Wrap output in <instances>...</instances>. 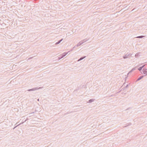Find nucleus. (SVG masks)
Masks as SVG:
<instances>
[{
    "instance_id": "f257e3e1",
    "label": "nucleus",
    "mask_w": 147,
    "mask_h": 147,
    "mask_svg": "<svg viewBox=\"0 0 147 147\" xmlns=\"http://www.w3.org/2000/svg\"><path fill=\"white\" fill-rule=\"evenodd\" d=\"M42 88V87H40L39 88H38L37 87L34 88H32L31 89H28V91H33L35 90H37V89H41Z\"/></svg>"
},
{
    "instance_id": "f03ea898",
    "label": "nucleus",
    "mask_w": 147,
    "mask_h": 147,
    "mask_svg": "<svg viewBox=\"0 0 147 147\" xmlns=\"http://www.w3.org/2000/svg\"><path fill=\"white\" fill-rule=\"evenodd\" d=\"M68 54V53H66V52H64L61 55L62 56L61 57H59V59H60L63 58L64 57L65 55Z\"/></svg>"
},
{
    "instance_id": "7ed1b4c3",
    "label": "nucleus",
    "mask_w": 147,
    "mask_h": 147,
    "mask_svg": "<svg viewBox=\"0 0 147 147\" xmlns=\"http://www.w3.org/2000/svg\"><path fill=\"white\" fill-rule=\"evenodd\" d=\"M132 54H126L125 55L123 56V57L124 59H126L129 56H131V55Z\"/></svg>"
},
{
    "instance_id": "20e7f679",
    "label": "nucleus",
    "mask_w": 147,
    "mask_h": 147,
    "mask_svg": "<svg viewBox=\"0 0 147 147\" xmlns=\"http://www.w3.org/2000/svg\"><path fill=\"white\" fill-rule=\"evenodd\" d=\"M147 69L145 68H144L142 69V71L144 74L145 76H147Z\"/></svg>"
},
{
    "instance_id": "39448f33",
    "label": "nucleus",
    "mask_w": 147,
    "mask_h": 147,
    "mask_svg": "<svg viewBox=\"0 0 147 147\" xmlns=\"http://www.w3.org/2000/svg\"><path fill=\"white\" fill-rule=\"evenodd\" d=\"M86 41H87V40H81L79 42H80V44L81 45H82L83 44L84 42H86Z\"/></svg>"
},
{
    "instance_id": "423d86ee",
    "label": "nucleus",
    "mask_w": 147,
    "mask_h": 147,
    "mask_svg": "<svg viewBox=\"0 0 147 147\" xmlns=\"http://www.w3.org/2000/svg\"><path fill=\"white\" fill-rule=\"evenodd\" d=\"M63 40V38L61 39V40L59 41L58 42H56L55 44V45H57L59 44L61 42V41H62Z\"/></svg>"
},
{
    "instance_id": "0eeeda50",
    "label": "nucleus",
    "mask_w": 147,
    "mask_h": 147,
    "mask_svg": "<svg viewBox=\"0 0 147 147\" xmlns=\"http://www.w3.org/2000/svg\"><path fill=\"white\" fill-rule=\"evenodd\" d=\"M140 53H138L135 54V56L136 57H138L140 56Z\"/></svg>"
},
{
    "instance_id": "6e6552de",
    "label": "nucleus",
    "mask_w": 147,
    "mask_h": 147,
    "mask_svg": "<svg viewBox=\"0 0 147 147\" xmlns=\"http://www.w3.org/2000/svg\"><path fill=\"white\" fill-rule=\"evenodd\" d=\"M94 100H95V99H90L88 100V102L89 103H91V102L94 101Z\"/></svg>"
},
{
    "instance_id": "1a4fd4ad",
    "label": "nucleus",
    "mask_w": 147,
    "mask_h": 147,
    "mask_svg": "<svg viewBox=\"0 0 147 147\" xmlns=\"http://www.w3.org/2000/svg\"><path fill=\"white\" fill-rule=\"evenodd\" d=\"M86 57V56H84V57H81L79 59L78 61H79L82 60L83 59H84Z\"/></svg>"
},
{
    "instance_id": "9d476101",
    "label": "nucleus",
    "mask_w": 147,
    "mask_h": 147,
    "mask_svg": "<svg viewBox=\"0 0 147 147\" xmlns=\"http://www.w3.org/2000/svg\"><path fill=\"white\" fill-rule=\"evenodd\" d=\"M144 77V76H142L140 77L137 80V81H138L140 80L142 78Z\"/></svg>"
},
{
    "instance_id": "9b49d317",
    "label": "nucleus",
    "mask_w": 147,
    "mask_h": 147,
    "mask_svg": "<svg viewBox=\"0 0 147 147\" xmlns=\"http://www.w3.org/2000/svg\"><path fill=\"white\" fill-rule=\"evenodd\" d=\"M28 120V118H26V120H25L24 121V122H22V123H20V124H19V125H18L17 126H19V125H21V124H23V123L24 122H26V121L27 120Z\"/></svg>"
},
{
    "instance_id": "f8f14e48",
    "label": "nucleus",
    "mask_w": 147,
    "mask_h": 147,
    "mask_svg": "<svg viewBox=\"0 0 147 147\" xmlns=\"http://www.w3.org/2000/svg\"><path fill=\"white\" fill-rule=\"evenodd\" d=\"M144 36H138L136 37L137 38H143Z\"/></svg>"
},
{
    "instance_id": "ddd939ff",
    "label": "nucleus",
    "mask_w": 147,
    "mask_h": 147,
    "mask_svg": "<svg viewBox=\"0 0 147 147\" xmlns=\"http://www.w3.org/2000/svg\"><path fill=\"white\" fill-rule=\"evenodd\" d=\"M81 45L80 44V43L79 42L78 44H77V45H76V47H79V46H80V45Z\"/></svg>"
},
{
    "instance_id": "4468645a",
    "label": "nucleus",
    "mask_w": 147,
    "mask_h": 147,
    "mask_svg": "<svg viewBox=\"0 0 147 147\" xmlns=\"http://www.w3.org/2000/svg\"><path fill=\"white\" fill-rule=\"evenodd\" d=\"M142 69V67H139V68L138 69V70L139 71H141Z\"/></svg>"
},
{
    "instance_id": "2eb2a0df",
    "label": "nucleus",
    "mask_w": 147,
    "mask_h": 147,
    "mask_svg": "<svg viewBox=\"0 0 147 147\" xmlns=\"http://www.w3.org/2000/svg\"><path fill=\"white\" fill-rule=\"evenodd\" d=\"M136 67H135V68H133V69H132V70L134 71V70H135L136 69Z\"/></svg>"
},
{
    "instance_id": "dca6fc26",
    "label": "nucleus",
    "mask_w": 147,
    "mask_h": 147,
    "mask_svg": "<svg viewBox=\"0 0 147 147\" xmlns=\"http://www.w3.org/2000/svg\"><path fill=\"white\" fill-rule=\"evenodd\" d=\"M133 71V70H132V69L129 72V73H131V72Z\"/></svg>"
},
{
    "instance_id": "f3484780",
    "label": "nucleus",
    "mask_w": 147,
    "mask_h": 147,
    "mask_svg": "<svg viewBox=\"0 0 147 147\" xmlns=\"http://www.w3.org/2000/svg\"><path fill=\"white\" fill-rule=\"evenodd\" d=\"M145 66V65H143L142 66V67H142V69L144 67V66Z\"/></svg>"
},
{
    "instance_id": "a211bd4d",
    "label": "nucleus",
    "mask_w": 147,
    "mask_h": 147,
    "mask_svg": "<svg viewBox=\"0 0 147 147\" xmlns=\"http://www.w3.org/2000/svg\"><path fill=\"white\" fill-rule=\"evenodd\" d=\"M73 49H71V50H70V51H73Z\"/></svg>"
},
{
    "instance_id": "6ab92c4d",
    "label": "nucleus",
    "mask_w": 147,
    "mask_h": 147,
    "mask_svg": "<svg viewBox=\"0 0 147 147\" xmlns=\"http://www.w3.org/2000/svg\"><path fill=\"white\" fill-rule=\"evenodd\" d=\"M129 72L127 74V76L129 75Z\"/></svg>"
},
{
    "instance_id": "aec40b11",
    "label": "nucleus",
    "mask_w": 147,
    "mask_h": 147,
    "mask_svg": "<svg viewBox=\"0 0 147 147\" xmlns=\"http://www.w3.org/2000/svg\"><path fill=\"white\" fill-rule=\"evenodd\" d=\"M70 51H69L67 52V53H69V52Z\"/></svg>"
},
{
    "instance_id": "412c9836",
    "label": "nucleus",
    "mask_w": 147,
    "mask_h": 147,
    "mask_svg": "<svg viewBox=\"0 0 147 147\" xmlns=\"http://www.w3.org/2000/svg\"><path fill=\"white\" fill-rule=\"evenodd\" d=\"M37 100L38 101H39V99H38Z\"/></svg>"
},
{
    "instance_id": "4be33fe9",
    "label": "nucleus",
    "mask_w": 147,
    "mask_h": 147,
    "mask_svg": "<svg viewBox=\"0 0 147 147\" xmlns=\"http://www.w3.org/2000/svg\"><path fill=\"white\" fill-rule=\"evenodd\" d=\"M75 46L74 47H73V48H75Z\"/></svg>"
}]
</instances>
